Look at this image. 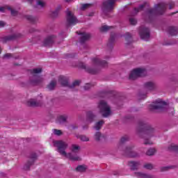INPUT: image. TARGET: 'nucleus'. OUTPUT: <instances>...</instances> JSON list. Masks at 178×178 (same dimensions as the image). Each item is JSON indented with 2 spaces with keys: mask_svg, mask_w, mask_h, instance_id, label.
Masks as SVG:
<instances>
[{
  "mask_svg": "<svg viewBox=\"0 0 178 178\" xmlns=\"http://www.w3.org/2000/svg\"><path fill=\"white\" fill-rule=\"evenodd\" d=\"M154 9H152L149 11V13L151 14V13H154Z\"/></svg>",
  "mask_w": 178,
  "mask_h": 178,
  "instance_id": "a18cd8bd",
  "label": "nucleus"
},
{
  "mask_svg": "<svg viewBox=\"0 0 178 178\" xmlns=\"http://www.w3.org/2000/svg\"><path fill=\"white\" fill-rule=\"evenodd\" d=\"M58 81L64 87H70V88H74V87H77V86H80V81H75L73 82L72 85L70 86L67 77L63 76H59Z\"/></svg>",
  "mask_w": 178,
  "mask_h": 178,
  "instance_id": "423d86ee",
  "label": "nucleus"
},
{
  "mask_svg": "<svg viewBox=\"0 0 178 178\" xmlns=\"http://www.w3.org/2000/svg\"><path fill=\"white\" fill-rule=\"evenodd\" d=\"M107 65L108 63L105 60L101 61L99 58H94L92 60V67H86V65H83V69H86V72H88V73H90L91 74H97L99 66L105 67Z\"/></svg>",
  "mask_w": 178,
  "mask_h": 178,
  "instance_id": "f03ea898",
  "label": "nucleus"
},
{
  "mask_svg": "<svg viewBox=\"0 0 178 178\" xmlns=\"http://www.w3.org/2000/svg\"><path fill=\"white\" fill-rule=\"evenodd\" d=\"M56 86V81H51L50 83L47 86L48 90H54Z\"/></svg>",
  "mask_w": 178,
  "mask_h": 178,
  "instance_id": "c756f323",
  "label": "nucleus"
},
{
  "mask_svg": "<svg viewBox=\"0 0 178 178\" xmlns=\"http://www.w3.org/2000/svg\"><path fill=\"white\" fill-rule=\"evenodd\" d=\"M144 6H145V5H140V6H139V8H136L135 9V12H138L139 10H141V9H143V8H144Z\"/></svg>",
  "mask_w": 178,
  "mask_h": 178,
  "instance_id": "ea45409f",
  "label": "nucleus"
},
{
  "mask_svg": "<svg viewBox=\"0 0 178 178\" xmlns=\"http://www.w3.org/2000/svg\"><path fill=\"white\" fill-rule=\"evenodd\" d=\"M66 120H67V115H60L57 118V122L58 123H60V124L65 123Z\"/></svg>",
  "mask_w": 178,
  "mask_h": 178,
  "instance_id": "412c9836",
  "label": "nucleus"
},
{
  "mask_svg": "<svg viewBox=\"0 0 178 178\" xmlns=\"http://www.w3.org/2000/svg\"><path fill=\"white\" fill-rule=\"evenodd\" d=\"M25 169H26V170H28V169H29V167H26Z\"/></svg>",
  "mask_w": 178,
  "mask_h": 178,
  "instance_id": "8fccbe9b",
  "label": "nucleus"
},
{
  "mask_svg": "<svg viewBox=\"0 0 178 178\" xmlns=\"http://www.w3.org/2000/svg\"><path fill=\"white\" fill-rule=\"evenodd\" d=\"M88 6H90V4H88V3L82 5V6H81L82 10H84V9H87V8H88Z\"/></svg>",
  "mask_w": 178,
  "mask_h": 178,
  "instance_id": "58836bf2",
  "label": "nucleus"
},
{
  "mask_svg": "<svg viewBox=\"0 0 178 178\" xmlns=\"http://www.w3.org/2000/svg\"><path fill=\"white\" fill-rule=\"evenodd\" d=\"M143 98H145V96H144Z\"/></svg>",
  "mask_w": 178,
  "mask_h": 178,
  "instance_id": "3c124183",
  "label": "nucleus"
},
{
  "mask_svg": "<svg viewBox=\"0 0 178 178\" xmlns=\"http://www.w3.org/2000/svg\"><path fill=\"white\" fill-rule=\"evenodd\" d=\"M166 106V102L159 99L155 103L151 104L150 109H162V108H165Z\"/></svg>",
  "mask_w": 178,
  "mask_h": 178,
  "instance_id": "1a4fd4ad",
  "label": "nucleus"
},
{
  "mask_svg": "<svg viewBox=\"0 0 178 178\" xmlns=\"http://www.w3.org/2000/svg\"><path fill=\"white\" fill-rule=\"evenodd\" d=\"M42 70L41 68L33 69L31 72L32 76L30 78L29 82L33 86H37L40 84L43 80L42 76H38L39 73H41Z\"/></svg>",
  "mask_w": 178,
  "mask_h": 178,
  "instance_id": "7ed1b4c3",
  "label": "nucleus"
},
{
  "mask_svg": "<svg viewBox=\"0 0 178 178\" xmlns=\"http://www.w3.org/2000/svg\"><path fill=\"white\" fill-rule=\"evenodd\" d=\"M173 8H175V3L171 2L169 6V9H173Z\"/></svg>",
  "mask_w": 178,
  "mask_h": 178,
  "instance_id": "37998d69",
  "label": "nucleus"
},
{
  "mask_svg": "<svg viewBox=\"0 0 178 178\" xmlns=\"http://www.w3.org/2000/svg\"><path fill=\"white\" fill-rule=\"evenodd\" d=\"M10 56H12V54H7L4 55V58H10Z\"/></svg>",
  "mask_w": 178,
  "mask_h": 178,
  "instance_id": "c03bdc74",
  "label": "nucleus"
},
{
  "mask_svg": "<svg viewBox=\"0 0 178 178\" xmlns=\"http://www.w3.org/2000/svg\"><path fill=\"white\" fill-rule=\"evenodd\" d=\"M55 40V36L54 35H50L48 36L44 42V45L45 47H49L52 44V43L54 42V40Z\"/></svg>",
  "mask_w": 178,
  "mask_h": 178,
  "instance_id": "4468645a",
  "label": "nucleus"
},
{
  "mask_svg": "<svg viewBox=\"0 0 178 178\" xmlns=\"http://www.w3.org/2000/svg\"><path fill=\"white\" fill-rule=\"evenodd\" d=\"M127 140H128L127 137L124 136L121 138L120 141L122 143H126V141H127Z\"/></svg>",
  "mask_w": 178,
  "mask_h": 178,
  "instance_id": "a19ab883",
  "label": "nucleus"
},
{
  "mask_svg": "<svg viewBox=\"0 0 178 178\" xmlns=\"http://www.w3.org/2000/svg\"><path fill=\"white\" fill-rule=\"evenodd\" d=\"M53 133L54 134H56V136H60V134H62V131L61 130L54 129Z\"/></svg>",
  "mask_w": 178,
  "mask_h": 178,
  "instance_id": "e433bc0d",
  "label": "nucleus"
},
{
  "mask_svg": "<svg viewBox=\"0 0 178 178\" xmlns=\"http://www.w3.org/2000/svg\"><path fill=\"white\" fill-rule=\"evenodd\" d=\"M144 168H145V169H149V170H151V169H153L154 165H152V164H151V163H147V164H145Z\"/></svg>",
  "mask_w": 178,
  "mask_h": 178,
  "instance_id": "f704fd0d",
  "label": "nucleus"
},
{
  "mask_svg": "<svg viewBox=\"0 0 178 178\" xmlns=\"http://www.w3.org/2000/svg\"><path fill=\"white\" fill-rule=\"evenodd\" d=\"M98 109L104 118H108V116H111L112 115L111 106H109V105H108V104L104 100L99 102Z\"/></svg>",
  "mask_w": 178,
  "mask_h": 178,
  "instance_id": "20e7f679",
  "label": "nucleus"
},
{
  "mask_svg": "<svg viewBox=\"0 0 178 178\" xmlns=\"http://www.w3.org/2000/svg\"><path fill=\"white\" fill-rule=\"evenodd\" d=\"M90 87H92L91 84L90 83H86L84 86H83V89L87 90H90Z\"/></svg>",
  "mask_w": 178,
  "mask_h": 178,
  "instance_id": "4c0bfd02",
  "label": "nucleus"
},
{
  "mask_svg": "<svg viewBox=\"0 0 178 178\" xmlns=\"http://www.w3.org/2000/svg\"><path fill=\"white\" fill-rule=\"evenodd\" d=\"M110 29H112V26L104 25L100 28V31H108V30H109Z\"/></svg>",
  "mask_w": 178,
  "mask_h": 178,
  "instance_id": "2f4dec72",
  "label": "nucleus"
},
{
  "mask_svg": "<svg viewBox=\"0 0 178 178\" xmlns=\"http://www.w3.org/2000/svg\"><path fill=\"white\" fill-rule=\"evenodd\" d=\"M6 9H8V10H10L11 15L13 16H16V15H17V11L12 9V8H10L8 6H6L5 7H0V12L3 13V12H5V10H6Z\"/></svg>",
  "mask_w": 178,
  "mask_h": 178,
  "instance_id": "f3484780",
  "label": "nucleus"
},
{
  "mask_svg": "<svg viewBox=\"0 0 178 178\" xmlns=\"http://www.w3.org/2000/svg\"><path fill=\"white\" fill-rule=\"evenodd\" d=\"M29 2H33V0H28Z\"/></svg>",
  "mask_w": 178,
  "mask_h": 178,
  "instance_id": "09e8293b",
  "label": "nucleus"
},
{
  "mask_svg": "<svg viewBox=\"0 0 178 178\" xmlns=\"http://www.w3.org/2000/svg\"><path fill=\"white\" fill-rule=\"evenodd\" d=\"M26 19L30 22H32V23H34V22H35V17L31 15H27Z\"/></svg>",
  "mask_w": 178,
  "mask_h": 178,
  "instance_id": "72a5a7b5",
  "label": "nucleus"
},
{
  "mask_svg": "<svg viewBox=\"0 0 178 178\" xmlns=\"http://www.w3.org/2000/svg\"><path fill=\"white\" fill-rule=\"evenodd\" d=\"M156 88V85L152 81H148L145 83V89L147 90V91H152L155 90Z\"/></svg>",
  "mask_w": 178,
  "mask_h": 178,
  "instance_id": "9b49d317",
  "label": "nucleus"
},
{
  "mask_svg": "<svg viewBox=\"0 0 178 178\" xmlns=\"http://www.w3.org/2000/svg\"><path fill=\"white\" fill-rule=\"evenodd\" d=\"M72 0H65V2H70L72 1Z\"/></svg>",
  "mask_w": 178,
  "mask_h": 178,
  "instance_id": "49530a36",
  "label": "nucleus"
},
{
  "mask_svg": "<svg viewBox=\"0 0 178 178\" xmlns=\"http://www.w3.org/2000/svg\"><path fill=\"white\" fill-rule=\"evenodd\" d=\"M79 21L77 18L74 16L73 13L70 11L67 12V26H74V24H77Z\"/></svg>",
  "mask_w": 178,
  "mask_h": 178,
  "instance_id": "0eeeda50",
  "label": "nucleus"
},
{
  "mask_svg": "<svg viewBox=\"0 0 178 178\" xmlns=\"http://www.w3.org/2000/svg\"><path fill=\"white\" fill-rule=\"evenodd\" d=\"M168 151H176L177 152H178V145L173 143L170 145V146L168 147Z\"/></svg>",
  "mask_w": 178,
  "mask_h": 178,
  "instance_id": "a878e982",
  "label": "nucleus"
},
{
  "mask_svg": "<svg viewBox=\"0 0 178 178\" xmlns=\"http://www.w3.org/2000/svg\"><path fill=\"white\" fill-rule=\"evenodd\" d=\"M136 175L138 178H155V177H154L152 175H147V174H144L143 172H136Z\"/></svg>",
  "mask_w": 178,
  "mask_h": 178,
  "instance_id": "aec40b11",
  "label": "nucleus"
},
{
  "mask_svg": "<svg viewBox=\"0 0 178 178\" xmlns=\"http://www.w3.org/2000/svg\"><path fill=\"white\" fill-rule=\"evenodd\" d=\"M138 165H140V163L136 161H130L129 163V166L131 168L132 170H135V169H137V168H138Z\"/></svg>",
  "mask_w": 178,
  "mask_h": 178,
  "instance_id": "5701e85b",
  "label": "nucleus"
},
{
  "mask_svg": "<svg viewBox=\"0 0 178 178\" xmlns=\"http://www.w3.org/2000/svg\"><path fill=\"white\" fill-rule=\"evenodd\" d=\"M147 75V70L144 67H139L133 70L129 74V79L130 80H136V79H138V77H144V76Z\"/></svg>",
  "mask_w": 178,
  "mask_h": 178,
  "instance_id": "39448f33",
  "label": "nucleus"
},
{
  "mask_svg": "<svg viewBox=\"0 0 178 178\" xmlns=\"http://www.w3.org/2000/svg\"><path fill=\"white\" fill-rule=\"evenodd\" d=\"M37 5L38 6H40V8H44L45 6V2L42 0H38Z\"/></svg>",
  "mask_w": 178,
  "mask_h": 178,
  "instance_id": "473e14b6",
  "label": "nucleus"
},
{
  "mask_svg": "<svg viewBox=\"0 0 178 178\" xmlns=\"http://www.w3.org/2000/svg\"><path fill=\"white\" fill-rule=\"evenodd\" d=\"M139 34L142 40H144L145 41H148L149 39V29L147 28H140Z\"/></svg>",
  "mask_w": 178,
  "mask_h": 178,
  "instance_id": "6e6552de",
  "label": "nucleus"
},
{
  "mask_svg": "<svg viewBox=\"0 0 178 178\" xmlns=\"http://www.w3.org/2000/svg\"><path fill=\"white\" fill-rule=\"evenodd\" d=\"M129 22H130L131 24H133V25L137 24V19H135L134 17H131V18L129 19Z\"/></svg>",
  "mask_w": 178,
  "mask_h": 178,
  "instance_id": "c9c22d12",
  "label": "nucleus"
},
{
  "mask_svg": "<svg viewBox=\"0 0 178 178\" xmlns=\"http://www.w3.org/2000/svg\"><path fill=\"white\" fill-rule=\"evenodd\" d=\"M95 119V115L92 111H88L86 113V123H92Z\"/></svg>",
  "mask_w": 178,
  "mask_h": 178,
  "instance_id": "f8f14e48",
  "label": "nucleus"
},
{
  "mask_svg": "<svg viewBox=\"0 0 178 178\" xmlns=\"http://www.w3.org/2000/svg\"><path fill=\"white\" fill-rule=\"evenodd\" d=\"M103 124H104V120H100L95 124L94 129L95 130H100Z\"/></svg>",
  "mask_w": 178,
  "mask_h": 178,
  "instance_id": "393cba45",
  "label": "nucleus"
},
{
  "mask_svg": "<svg viewBox=\"0 0 178 178\" xmlns=\"http://www.w3.org/2000/svg\"><path fill=\"white\" fill-rule=\"evenodd\" d=\"M76 138H80L81 141H90V138L88 136H86L84 135H78L76 136Z\"/></svg>",
  "mask_w": 178,
  "mask_h": 178,
  "instance_id": "bb28decb",
  "label": "nucleus"
},
{
  "mask_svg": "<svg viewBox=\"0 0 178 178\" xmlns=\"http://www.w3.org/2000/svg\"><path fill=\"white\" fill-rule=\"evenodd\" d=\"M94 138L96 141H101V140L104 138V136L101 134V132L97 131L95 134Z\"/></svg>",
  "mask_w": 178,
  "mask_h": 178,
  "instance_id": "b1692460",
  "label": "nucleus"
},
{
  "mask_svg": "<svg viewBox=\"0 0 178 178\" xmlns=\"http://www.w3.org/2000/svg\"><path fill=\"white\" fill-rule=\"evenodd\" d=\"M28 105L29 106H40V102L36 99H31L28 101Z\"/></svg>",
  "mask_w": 178,
  "mask_h": 178,
  "instance_id": "6ab92c4d",
  "label": "nucleus"
},
{
  "mask_svg": "<svg viewBox=\"0 0 178 178\" xmlns=\"http://www.w3.org/2000/svg\"><path fill=\"white\" fill-rule=\"evenodd\" d=\"M115 1L116 0H106L103 3L105 10H112V9H113V3H115Z\"/></svg>",
  "mask_w": 178,
  "mask_h": 178,
  "instance_id": "9d476101",
  "label": "nucleus"
},
{
  "mask_svg": "<svg viewBox=\"0 0 178 178\" xmlns=\"http://www.w3.org/2000/svg\"><path fill=\"white\" fill-rule=\"evenodd\" d=\"M169 33L171 35H176L177 34V29L175 27L171 26L169 29Z\"/></svg>",
  "mask_w": 178,
  "mask_h": 178,
  "instance_id": "c85d7f7f",
  "label": "nucleus"
},
{
  "mask_svg": "<svg viewBox=\"0 0 178 178\" xmlns=\"http://www.w3.org/2000/svg\"><path fill=\"white\" fill-rule=\"evenodd\" d=\"M77 172H86L87 170V166L86 165H79L76 168Z\"/></svg>",
  "mask_w": 178,
  "mask_h": 178,
  "instance_id": "7c9ffc66",
  "label": "nucleus"
},
{
  "mask_svg": "<svg viewBox=\"0 0 178 178\" xmlns=\"http://www.w3.org/2000/svg\"><path fill=\"white\" fill-rule=\"evenodd\" d=\"M32 164H33V163H28L29 166H30V165H32Z\"/></svg>",
  "mask_w": 178,
  "mask_h": 178,
  "instance_id": "de8ad7c7",
  "label": "nucleus"
},
{
  "mask_svg": "<svg viewBox=\"0 0 178 178\" xmlns=\"http://www.w3.org/2000/svg\"><path fill=\"white\" fill-rule=\"evenodd\" d=\"M155 152H156V148H150L147 150V152H146L147 155H148L149 156H151L152 155L155 154Z\"/></svg>",
  "mask_w": 178,
  "mask_h": 178,
  "instance_id": "cd10ccee",
  "label": "nucleus"
},
{
  "mask_svg": "<svg viewBox=\"0 0 178 178\" xmlns=\"http://www.w3.org/2000/svg\"><path fill=\"white\" fill-rule=\"evenodd\" d=\"M80 151V146L77 145H72L71 146V152L72 154H77Z\"/></svg>",
  "mask_w": 178,
  "mask_h": 178,
  "instance_id": "4be33fe9",
  "label": "nucleus"
},
{
  "mask_svg": "<svg viewBox=\"0 0 178 178\" xmlns=\"http://www.w3.org/2000/svg\"><path fill=\"white\" fill-rule=\"evenodd\" d=\"M5 26H6V23L3 21H0V27H5Z\"/></svg>",
  "mask_w": 178,
  "mask_h": 178,
  "instance_id": "79ce46f5",
  "label": "nucleus"
},
{
  "mask_svg": "<svg viewBox=\"0 0 178 178\" xmlns=\"http://www.w3.org/2000/svg\"><path fill=\"white\" fill-rule=\"evenodd\" d=\"M166 6L165 3H160L156 6V9L159 12L160 15H162L165 10H166Z\"/></svg>",
  "mask_w": 178,
  "mask_h": 178,
  "instance_id": "ddd939ff",
  "label": "nucleus"
},
{
  "mask_svg": "<svg viewBox=\"0 0 178 178\" xmlns=\"http://www.w3.org/2000/svg\"><path fill=\"white\" fill-rule=\"evenodd\" d=\"M91 35L90 33H87L86 32L81 33V42H84L87 41V40H90Z\"/></svg>",
  "mask_w": 178,
  "mask_h": 178,
  "instance_id": "a211bd4d",
  "label": "nucleus"
},
{
  "mask_svg": "<svg viewBox=\"0 0 178 178\" xmlns=\"http://www.w3.org/2000/svg\"><path fill=\"white\" fill-rule=\"evenodd\" d=\"M54 147H57L59 154L71 161H80V156L77 154L73 155L72 153H66V148H67V143L63 140L54 141Z\"/></svg>",
  "mask_w": 178,
  "mask_h": 178,
  "instance_id": "f257e3e1",
  "label": "nucleus"
},
{
  "mask_svg": "<svg viewBox=\"0 0 178 178\" xmlns=\"http://www.w3.org/2000/svg\"><path fill=\"white\" fill-rule=\"evenodd\" d=\"M125 153L128 156H131L132 158L137 156V153H136V152H133V147L130 146L126 148Z\"/></svg>",
  "mask_w": 178,
  "mask_h": 178,
  "instance_id": "2eb2a0df",
  "label": "nucleus"
},
{
  "mask_svg": "<svg viewBox=\"0 0 178 178\" xmlns=\"http://www.w3.org/2000/svg\"><path fill=\"white\" fill-rule=\"evenodd\" d=\"M151 136H149V134H145L143 135V138H144L145 145H151L154 144V143H152L151 140H149Z\"/></svg>",
  "mask_w": 178,
  "mask_h": 178,
  "instance_id": "dca6fc26",
  "label": "nucleus"
}]
</instances>
